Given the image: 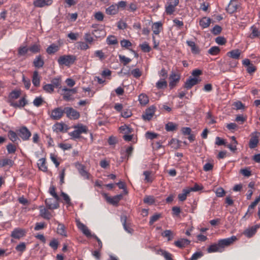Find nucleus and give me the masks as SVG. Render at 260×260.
Here are the masks:
<instances>
[{
    "label": "nucleus",
    "instance_id": "f257e3e1",
    "mask_svg": "<svg viewBox=\"0 0 260 260\" xmlns=\"http://www.w3.org/2000/svg\"><path fill=\"white\" fill-rule=\"evenodd\" d=\"M76 60V57L74 55H64L60 56L57 61L59 65L69 67L73 64Z\"/></svg>",
    "mask_w": 260,
    "mask_h": 260
},
{
    "label": "nucleus",
    "instance_id": "f03ea898",
    "mask_svg": "<svg viewBox=\"0 0 260 260\" xmlns=\"http://www.w3.org/2000/svg\"><path fill=\"white\" fill-rule=\"evenodd\" d=\"M237 239V237L235 236H232L229 238L219 240L218 242L222 251H223L225 247L232 244Z\"/></svg>",
    "mask_w": 260,
    "mask_h": 260
},
{
    "label": "nucleus",
    "instance_id": "7ed1b4c3",
    "mask_svg": "<svg viewBox=\"0 0 260 260\" xmlns=\"http://www.w3.org/2000/svg\"><path fill=\"white\" fill-rule=\"evenodd\" d=\"M17 133L18 135L23 141L28 140L31 136V132L25 126H23L20 127V128L17 131Z\"/></svg>",
    "mask_w": 260,
    "mask_h": 260
},
{
    "label": "nucleus",
    "instance_id": "20e7f679",
    "mask_svg": "<svg viewBox=\"0 0 260 260\" xmlns=\"http://www.w3.org/2000/svg\"><path fill=\"white\" fill-rule=\"evenodd\" d=\"M260 136V133L255 131L250 135V139L249 142V147L251 149L255 148L257 147L259 142L258 138Z\"/></svg>",
    "mask_w": 260,
    "mask_h": 260
},
{
    "label": "nucleus",
    "instance_id": "39448f33",
    "mask_svg": "<svg viewBox=\"0 0 260 260\" xmlns=\"http://www.w3.org/2000/svg\"><path fill=\"white\" fill-rule=\"evenodd\" d=\"M64 113H65V108L62 109L61 107H57L52 111L50 117L53 120H57L63 116Z\"/></svg>",
    "mask_w": 260,
    "mask_h": 260
},
{
    "label": "nucleus",
    "instance_id": "423d86ee",
    "mask_svg": "<svg viewBox=\"0 0 260 260\" xmlns=\"http://www.w3.org/2000/svg\"><path fill=\"white\" fill-rule=\"evenodd\" d=\"M65 113L68 118L76 120L79 118L80 113L72 107H65Z\"/></svg>",
    "mask_w": 260,
    "mask_h": 260
},
{
    "label": "nucleus",
    "instance_id": "0eeeda50",
    "mask_svg": "<svg viewBox=\"0 0 260 260\" xmlns=\"http://www.w3.org/2000/svg\"><path fill=\"white\" fill-rule=\"evenodd\" d=\"M180 79V76L179 74L174 72H172L169 77V86L170 89H173L179 82Z\"/></svg>",
    "mask_w": 260,
    "mask_h": 260
},
{
    "label": "nucleus",
    "instance_id": "6e6552de",
    "mask_svg": "<svg viewBox=\"0 0 260 260\" xmlns=\"http://www.w3.org/2000/svg\"><path fill=\"white\" fill-rule=\"evenodd\" d=\"M105 198L106 201L110 204L113 205H117L119 202L122 199L123 196L120 194H118L115 196L113 197H109L107 194H104Z\"/></svg>",
    "mask_w": 260,
    "mask_h": 260
},
{
    "label": "nucleus",
    "instance_id": "1a4fd4ad",
    "mask_svg": "<svg viewBox=\"0 0 260 260\" xmlns=\"http://www.w3.org/2000/svg\"><path fill=\"white\" fill-rule=\"evenodd\" d=\"M120 220L122 222L124 229L128 233L132 234L134 230L131 228V224L127 222V217L125 215L121 216Z\"/></svg>",
    "mask_w": 260,
    "mask_h": 260
},
{
    "label": "nucleus",
    "instance_id": "9d476101",
    "mask_svg": "<svg viewBox=\"0 0 260 260\" xmlns=\"http://www.w3.org/2000/svg\"><path fill=\"white\" fill-rule=\"evenodd\" d=\"M239 7V3L236 0H231L226 8V10L229 13H233L237 11Z\"/></svg>",
    "mask_w": 260,
    "mask_h": 260
},
{
    "label": "nucleus",
    "instance_id": "9b49d317",
    "mask_svg": "<svg viewBox=\"0 0 260 260\" xmlns=\"http://www.w3.org/2000/svg\"><path fill=\"white\" fill-rule=\"evenodd\" d=\"M9 103L10 106L15 108H21L27 104V101L25 97H23L18 102L10 101H9Z\"/></svg>",
    "mask_w": 260,
    "mask_h": 260
},
{
    "label": "nucleus",
    "instance_id": "f8f14e48",
    "mask_svg": "<svg viewBox=\"0 0 260 260\" xmlns=\"http://www.w3.org/2000/svg\"><path fill=\"white\" fill-rule=\"evenodd\" d=\"M77 225L78 228L87 237H91L92 235L91 234L90 230L83 223L80 221H77Z\"/></svg>",
    "mask_w": 260,
    "mask_h": 260
},
{
    "label": "nucleus",
    "instance_id": "ddd939ff",
    "mask_svg": "<svg viewBox=\"0 0 260 260\" xmlns=\"http://www.w3.org/2000/svg\"><path fill=\"white\" fill-rule=\"evenodd\" d=\"M25 235V231L24 230L21 229H15L11 233V237L13 238L19 239L24 236Z\"/></svg>",
    "mask_w": 260,
    "mask_h": 260
},
{
    "label": "nucleus",
    "instance_id": "4468645a",
    "mask_svg": "<svg viewBox=\"0 0 260 260\" xmlns=\"http://www.w3.org/2000/svg\"><path fill=\"white\" fill-rule=\"evenodd\" d=\"M52 3V0H36L33 4L36 7L42 8L45 6H49Z\"/></svg>",
    "mask_w": 260,
    "mask_h": 260
},
{
    "label": "nucleus",
    "instance_id": "2eb2a0df",
    "mask_svg": "<svg viewBox=\"0 0 260 260\" xmlns=\"http://www.w3.org/2000/svg\"><path fill=\"white\" fill-rule=\"evenodd\" d=\"M154 114V110L153 108H148L142 115V118L144 120H150Z\"/></svg>",
    "mask_w": 260,
    "mask_h": 260
},
{
    "label": "nucleus",
    "instance_id": "dca6fc26",
    "mask_svg": "<svg viewBox=\"0 0 260 260\" xmlns=\"http://www.w3.org/2000/svg\"><path fill=\"white\" fill-rule=\"evenodd\" d=\"M198 80L197 78L193 77L191 78L190 77L189 79H188L184 84V87L187 89H190L193 86L196 85L198 83Z\"/></svg>",
    "mask_w": 260,
    "mask_h": 260
},
{
    "label": "nucleus",
    "instance_id": "f3484780",
    "mask_svg": "<svg viewBox=\"0 0 260 260\" xmlns=\"http://www.w3.org/2000/svg\"><path fill=\"white\" fill-rule=\"evenodd\" d=\"M207 251L208 253H213V252H222V250L219 246L218 242L217 243H214L213 244H211L210 245L207 249Z\"/></svg>",
    "mask_w": 260,
    "mask_h": 260
},
{
    "label": "nucleus",
    "instance_id": "a211bd4d",
    "mask_svg": "<svg viewBox=\"0 0 260 260\" xmlns=\"http://www.w3.org/2000/svg\"><path fill=\"white\" fill-rule=\"evenodd\" d=\"M190 241L187 239H181L174 242V245L177 247L183 248L189 245Z\"/></svg>",
    "mask_w": 260,
    "mask_h": 260
},
{
    "label": "nucleus",
    "instance_id": "6ab92c4d",
    "mask_svg": "<svg viewBox=\"0 0 260 260\" xmlns=\"http://www.w3.org/2000/svg\"><path fill=\"white\" fill-rule=\"evenodd\" d=\"M251 34L250 35L251 39L260 37V28L256 25H253L250 28Z\"/></svg>",
    "mask_w": 260,
    "mask_h": 260
},
{
    "label": "nucleus",
    "instance_id": "aec40b11",
    "mask_svg": "<svg viewBox=\"0 0 260 260\" xmlns=\"http://www.w3.org/2000/svg\"><path fill=\"white\" fill-rule=\"evenodd\" d=\"M118 7L116 4L109 6L106 10V13L110 15H115L118 13Z\"/></svg>",
    "mask_w": 260,
    "mask_h": 260
},
{
    "label": "nucleus",
    "instance_id": "412c9836",
    "mask_svg": "<svg viewBox=\"0 0 260 260\" xmlns=\"http://www.w3.org/2000/svg\"><path fill=\"white\" fill-rule=\"evenodd\" d=\"M256 231V228L253 226L245 230L243 234L246 237L251 238L255 235Z\"/></svg>",
    "mask_w": 260,
    "mask_h": 260
},
{
    "label": "nucleus",
    "instance_id": "4be33fe9",
    "mask_svg": "<svg viewBox=\"0 0 260 260\" xmlns=\"http://www.w3.org/2000/svg\"><path fill=\"white\" fill-rule=\"evenodd\" d=\"M58 201H55L54 203H52V199H48L45 200V204L47 207L49 209H55L59 207V204L57 203Z\"/></svg>",
    "mask_w": 260,
    "mask_h": 260
},
{
    "label": "nucleus",
    "instance_id": "5701e85b",
    "mask_svg": "<svg viewBox=\"0 0 260 260\" xmlns=\"http://www.w3.org/2000/svg\"><path fill=\"white\" fill-rule=\"evenodd\" d=\"M44 64V61L41 55H38L36 57L33 61L34 67L37 68L43 67Z\"/></svg>",
    "mask_w": 260,
    "mask_h": 260
},
{
    "label": "nucleus",
    "instance_id": "b1692460",
    "mask_svg": "<svg viewBox=\"0 0 260 260\" xmlns=\"http://www.w3.org/2000/svg\"><path fill=\"white\" fill-rule=\"evenodd\" d=\"M76 167H77V168L80 174L82 176L88 179V174L87 172L85 170L84 166L82 165V164H78L76 165Z\"/></svg>",
    "mask_w": 260,
    "mask_h": 260
},
{
    "label": "nucleus",
    "instance_id": "393cba45",
    "mask_svg": "<svg viewBox=\"0 0 260 260\" xmlns=\"http://www.w3.org/2000/svg\"><path fill=\"white\" fill-rule=\"evenodd\" d=\"M226 54L232 58L238 59L240 57L241 52L239 49H235L228 52Z\"/></svg>",
    "mask_w": 260,
    "mask_h": 260
},
{
    "label": "nucleus",
    "instance_id": "a878e982",
    "mask_svg": "<svg viewBox=\"0 0 260 260\" xmlns=\"http://www.w3.org/2000/svg\"><path fill=\"white\" fill-rule=\"evenodd\" d=\"M32 82L36 87H38L40 83V77L38 71H35L32 75Z\"/></svg>",
    "mask_w": 260,
    "mask_h": 260
},
{
    "label": "nucleus",
    "instance_id": "bb28decb",
    "mask_svg": "<svg viewBox=\"0 0 260 260\" xmlns=\"http://www.w3.org/2000/svg\"><path fill=\"white\" fill-rule=\"evenodd\" d=\"M21 94L20 90H13L12 91L9 95V102L11 101H13V100L17 99Z\"/></svg>",
    "mask_w": 260,
    "mask_h": 260
},
{
    "label": "nucleus",
    "instance_id": "cd10ccee",
    "mask_svg": "<svg viewBox=\"0 0 260 260\" xmlns=\"http://www.w3.org/2000/svg\"><path fill=\"white\" fill-rule=\"evenodd\" d=\"M211 19L209 18L203 17L200 20L199 24L202 28H207L210 24Z\"/></svg>",
    "mask_w": 260,
    "mask_h": 260
},
{
    "label": "nucleus",
    "instance_id": "c85d7f7f",
    "mask_svg": "<svg viewBox=\"0 0 260 260\" xmlns=\"http://www.w3.org/2000/svg\"><path fill=\"white\" fill-rule=\"evenodd\" d=\"M62 91L64 93L62 94L63 99L66 101H70L73 100V98H72V94L71 92L69 91V88H64L62 89Z\"/></svg>",
    "mask_w": 260,
    "mask_h": 260
},
{
    "label": "nucleus",
    "instance_id": "c756f323",
    "mask_svg": "<svg viewBox=\"0 0 260 260\" xmlns=\"http://www.w3.org/2000/svg\"><path fill=\"white\" fill-rule=\"evenodd\" d=\"M8 136L9 139L14 143H15L17 141L20 140L19 138L18 137V133L17 134L16 133L12 130H10L8 132Z\"/></svg>",
    "mask_w": 260,
    "mask_h": 260
},
{
    "label": "nucleus",
    "instance_id": "7c9ffc66",
    "mask_svg": "<svg viewBox=\"0 0 260 260\" xmlns=\"http://www.w3.org/2000/svg\"><path fill=\"white\" fill-rule=\"evenodd\" d=\"M232 142L230 144H228L226 147L232 152H235L237 150V141L234 136L232 137Z\"/></svg>",
    "mask_w": 260,
    "mask_h": 260
},
{
    "label": "nucleus",
    "instance_id": "2f4dec72",
    "mask_svg": "<svg viewBox=\"0 0 260 260\" xmlns=\"http://www.w3.org/2000/svg\"><path fill=\"white\" fill-rule=\"evenodd\" d=\"M172 5H168L166 4L165 7V12L167 15H171L174 14L176 10V7Z\"/></svg>",
    "mask_w": 260,
    "mask_h": 260
},
{
    "label": "nucleus",
    "instance_id": "473e14b6",
    "mask_svg": "<svg viewBox=\"0 0 260 260\" xmlns=\"http://www.w3.org/2000/svg\"><path fill=\"white\" fill-rule=\"evenodd\" d=\"M59 50V46L55 44L50 45L46 49V52L49 54H52L56 52Z\"/></svg>",
    "mask_w": 260,
    "mask_h": 260
},
{
    "label": "nucleus",
    "instance_id": "72a5a7b5",
    "mask_svg": "<svg viewBox=\"0 0 260 260\" xmlns=\"http://www.w3.org/2000/svg\"><path fill=\"white\" fill-rule=\"evenodd\" d=\"M92 34L96 38L104 37L106 35V32L104 29H95L92 31Z\"/></svg>",
    "mask_w": 260,
    "mask_h": 260
},
{
    "label": "nucleus",
    "instance_id": "f704fd0d",
    "mask_svg": "<svg viewBox=\"0 0 260 260\" xmlns=\"http://www.w3.org/2000/svg\"><path fill=\"white\" fill-rule=\"evenodd\" d=\"M186 43L191 48V50L192 53L195 54H198L199 53V49L196 46L194 42L187 41Z\"/></svg>",
    "mask_w": 260,
    "mask_h": 260
},
{
    "label": "nucleus",
    "instance_id": "c9c22d12",
    "mask_svg": "<svg viewBox=\"0 0 260 260\" xmlns=\"http://www.w3.org/2000/svg\"><path fill=\"white\" fill-rule=\"evenodd\" d=\"M40 215L46 219H50L51 218V213L45 208L40 209Z\"/></svg>",
    "mask_w": 260,
    "mask_h": 260
},
{
    "label": "nucleus",
    "instance_id": "e433bc0d",
    "mask_svg": "<svg viewBox=\"0 0 260 260\" xmlns=\"http://www.w3.org/2000/svg\"><path fill=\"white\" fill-rule=\"evenodd\" d=\"M175 235V233L171 230H165L164 231V236L167 238L168 241L172 240Z\"/></svg>",
    "mask_w": 260,
    "mask_h": 260
},
{
    "label": "nucleus",
    "instance_id": "4c0bfd02",
    "mask_svg": "<svg viewBox=\"0 0 260 260\" xmlns=\"http://www.w3.org/2000/svg\"><path fill=\"white\" fill-rule=\"evenodd\" d=\"M57 234L64 236L67 237V235L66 234V232L65 230V226L63 224L58 223V226L57 228Z\"/></svg>",
    "mask_w": 260,
    "mask_h": 260
},
{
    "label": "nucleus",
    "instance_id": "58836bf2",
    "mask_svg": "<svg viewBox=\"0 0 260 260\" xmlns=\"http://www.w3.org/2000/svg\"><path fill=\"white\" fill-rule=\"evenodd\" d=\"M45 164L46 159L44 158L40 159L39 160V162L38 163L39 169L44 172L47 171V167L46 166Z\"/></svg>",
    "mask_w": 260,
    "mask_h": 260
},
{
    "label": "nucleus",
    "instance_id": "ea45409f",
    "mask_svg": "<svg viewBox=\"0 0 260 260\" xmlns=\"http://www.w3.org/2000/svg\"><path fill=\"white\" fill-rule=\"evenodd\" d=\"M14 161L9 158H5L0 160V167H4L6 166H12Z\"/></svg>",
    "mask_w": 260,
    "mask_h": 260
},
{
    "label": "nucleus",
    "instance_id": "a19ab883",
    "mask_svg": "<svg viewBox=\"0 0 260 260\" xmlns=\"http://www.w3.org/2000/svg\"><path fill=\"white\" fill-rule=\"evenodd\" d=\"M177 125L172 122H169L165 125V128L168 132H173L176 129Z\"/></svg>",
    "mask_w": 260,
    "mask_h": 260
},
{
    "label": "nucleus",
    "instance_id": "79ce46f5",
    "mask_svg": "<svg viewBox=\"0 0 260 260\" xmlns=\"http://www.w3.org/2000/svg\"><path fill=\"white\" fill-rule=\"evenodd\" d=\"M190 193V190L187 189H184L182 193L178 194V199L180 201H184L186 200L187 196Z\"/></svg>",
    "mask_w": 260,
    "mask_h": 260
},
{
    "label": "nucleus",
    "instance_id": "37998d69",
    "mask_svg": "<svg viewBox=\"0 0 260 260\" xmlns=\"http://www.w3.org/2000/svg\"><path fill=\"white\" fill-rule=\"evenodd\" d=\"M181 141L175 139H172L169 144L171 147L174 149H177L180 146Z\"/></svg>",
    "mask_w": 260,
    "mask_h": 260
},
{
    "label": "nucleus",
    "instance_id": "c03bdc74",
    "mask_svg": "<svg viewBox=\"0 0 260 260\" xmlns=\"http://www.w3.org/2000/svg\"><path fill=\"white\" fill-rule=\"evenodd\" d=\"M75 129H77L80 135L82 133H87V128L85 125L82 124H78L75 127Z\"/></svg>",
    "mask_w": 260,
    "mask_h": 260
},
{
    "label": "nucleus",
    "instance_id": "a18cd8bd",
    "mask_svg": "<svg viewBox=\"0 0 260 260\" xmlns=\"http://www.w3.org/2000/svg\"><path fill=\"white\" fill-rule=\"evenodd\" d=\"M107 43L109 45H115L118 43V41L115 36H109L107 38Z\"/></svg>",
    "mask_w": 260,
    "mask_h": 260
},
{
    "label": "nucleus",
    "instance_id": "49530a36",
    "mask_svg": "<svg viewBox=\"0 0 260 260\" xmlns=\"http://www.w3.org/2000/svg\"><path fill=\"white\" fill-rule=\"evenodd\" d=\"M220 52V49L217 46H213L211 47L209 50L208 53L212 55H216Z\"/></svg>",
    "mask_w": 260,
    "mask_h": 260
},
{
    "label": "nucleus",
    "instance_id": "de8ad7c7",
    "mask_svg": "<svg viewBox=\"0 0 260 260\" xmlns=\"http://www.w3.org/2000/svg\"><path fill=\"white\" fill-rule=\"evenodd\" d=\"M41 47L39 45L34 44L28 48V50L33 53H37L40 52Z\"/></svg>",
    "mask_w": 260,
    "mask_h": 260
},
{
    "label": "nucleus",
    "instance_id": "09e8293b",
    "mask_svg": "<svg viewBox=\"0 0 260 260\" xmlns=\"http://www.w3.org/2000/svg\"><path fill=\"white\" fill-rule=\"evenodd\" d=\"M161 25L162 24L161 22H156L153 24L152 29L154 34L157 35L159 34V28L160 26H161Z\"/></svg>",
    "mask_w": 260,
    "mask_h": 260
},
{
    "label": "nucleus",
    "instance_id": "8fccbe9b",
    "mask_svg": "<svg viewBox=\"0 0 260 260\" xmlns=\"http://www.w3.org/2000/svg\"><path fill=\"white\" fill-rule=\"evenodd\" d=\"M49 193L54 198L56 201H59V197L55 192V187L52 185L49 188Z\"/></svg>",
    "mask_w": 260,
    "mask_h": 260
},
{
    "label": "nucleus",
    "instance_id": "3c124183",
    "mask_svg": "<svg viewBox=\"0 0 260 260\" xmlns=\"http://www.w3.org/2000/svg\"><path fill=\"white\" fill-rule=\"evenodd\" d=\"M44 102L43 99L41 96L36 97L33 101L34 105L36 107L40 106Z\"/></svg>",
    "mask_w": 260,
    "mask_h": 260
},
{
    "label": "nucleus",
    "instance_id": "603ef678",
    "mask_svg": "<svg viewBox=\"0 0 260 260\" xmlns=\"http://www.w3.org/2000/svg\"><path fill=\"white\" fill-rule=\"evenodd\" d=\"M139 100L140 103L143 105H146L149 101L148 97L143 94H141L139 96Z\"/></svg>",
    "mask_w": 260,
    "mask_h": 260
},
{
    "label": "nucleus",
    "instance_id": "864d4df0",
    "mask_svg": "<svg viewBox=\"0 0 260 260\" xmlns=\"http://www.w3.org/2000/svg\"><path fill=\"white\" fill-rule=\"evenodd\" d=\"M140 47L144 52H149L151 50L150 47L146 42H144L142 44H140Z\"/></svg>",
    "mask_w": 260,
    "mask_h": 260
},
{
    "label": "nucleus",
    "instance_id": "5fc2aeb1",
    "mask_svg": "<svg viewBox=\"0 0 260 260\" xmlns=\"http://www.w3.org/2000/svg\"><path fill=\"white\" fill-rule=\"evenodd\" d=\"M119 58L120 61L123 63L124 66H126L131 61V59L130 58L126 57L124 55H119Z\"/></svg>",
    "mask_w": 260,
    "mask_h": 260
},
{
    "label": "nucleus",
    "instance_id": "6e6d98bb",
    "mask_svg": "<svg viewBox=\"0 0 260 260\" xmlns=\"http://www.w3.org/2000/svg\"><path fill=\"white\" fill-rule=\"evenodd\" d=\"M215 194L216 197L220 198L225 195V192L222 187H218L215 191Z\"/></svg>",
    "mask_w": 260,
    "mask_h": 260
},
{
    "label": "nucleus",
    "instance_id": "4d7b16f0",
    "mask_svg": "<svg viewBox=\"0 0 260 260\" xmlns=\"http://www.w3.org/2000/svg\"><path fill=\"white\" fill-rule=\"evenodd\" d=\"M58 245L59 242L56 239L52 240L49 243V246L54 250H56L57 249Z\"/></svg>",
    "mask_w": 260,
    "mask_h": 260
},
{
    "label": "nucleus",
    "instance_id": "13d9d810",
    "mask_svg": "<svg viewBox=\"0 0 260 260\" xmlns=\"http://www.w3.org/2000/svg\"><path fill=\"white\" fill-rule=\"evenodd\" d=\"M146 137L147 139H150V140H153L155 138H156L158 135L156 133L151 132H147L146 133Z\"/></svg>",
    "mask_w": 260,
    "mask_h": 260
},
{
    "label": "nucleus",
    "instance_id": "bf43d9fd",
    "mask_svg": "<svg viewBox=\"0 0 260 260\" xmlns=\"http://www.w3.org/2000/svg\"><path fill=\"white\" fill-rule=\"evenodd\" d=\"M43 89L47 92L51 93L54 91L53 85L51 84H47L43 87Z\"/></svg>",
    "mask_w": 260,
    "mask_h": 260
},
{
    "label": "nucleus",
    "instance_id": "052dcab7",
    "mask_svg": "<svg viewBox=\"0 0 260 260\" xmlns=\"http://www.w3.org/2000/svg\"><path fill=\"white\" fill-rule=\"evenodd\" d=\"M28 48L26 47H20L18 49V53L20 56L25 55L28 51Z\"/></svg>",
    "mask_w": 260,
    "mask_h": 260
},
{
    "label": "nucleus",
    "instance_id": "680f3d73",
    "mask_svg": "<svg viewBox=\"0 0 260 260\" xmlns=\"http://www.w3.org/2000/svg\"><path fill=\"white\" fill-rule=\"evenodd\" d=\"M131 74L136 78H139L142 75V72L138 68L134 69L131 71Z\"/></svg>",
    "mask_w": 260,
    "mask_h": 260
},
{
    "label": "nucleus",
    "instance_id": "e2e57ef3",
    "mask_svg": "<svg viewBox=\"0 0 260 260\" xmlns=\"http://www.w3.org/2000/svg\"><path fill=\"white\" fill-rule=\"evenodd\" d=\"M162 142L161 141H153L152 143V145L153 149L154 150H157L159 148H160L162 146Z\"/></svg>",
    "mask_w": 260,
    "mask_h": 260
},
{
    "label": "nucleus",
    "instance_id": "0e129e2a",
    "mask_svg": "<svg viewBox=\"0 0 260 260\" xmlns=\"http://www.w3.org/2000/svg\"><path fill=\"white\" fill-rule=\"evenodd\" d=\"M203 255V254L202 252L201 251H198L195 253H194L191 258L190 260H197L199 258H201Z\"/></svg>",
    "mask_w": 260,
    "mask_h": 260
},
{
    "label": "nucleus",
    "instance_id": "69168bd1",
    "mask_svg": "<svg viewBox=\"0 0 260 260\" xmlns=\"http://www.w3.org/2000/svg\"><path fill=\"white\" fill-rule=\"evenodd\" d=\"M134 148L132 146L128 147L125 150V154L124 158L127 159H128L129 157L132 155L133 151Z\"/></svg>",
    "mask_w": 260,
    "mask_h": 260
},
{
    "label": "nucleus",
    "instance_id": "338daca9",
    "mask_svg": "<svg viewBox=\"0 0 260 260\" xmlns=\"http://www.w3.org/2000/svg\"><path fill=\"white\" fill-rule=\"evenodd\" d=\"M94 16V18L96 20L99 21H102L103 20L104 15L103 13L99 11L98 12L95 13Z\"/></svg>",
    "mask_w": 260,
    "mask_h": 260
},
{
    "label": "nucleus",
    "instance_id": "774afa93",
    "mask_svg": "<svg viewBox=\"0 0 260 260\" xmlns=\"http://www.w3.org/2000/svg\"><path fill=\"white\" fill-rule=\"evenodd\" d=\"M143 201L145 203L151 205L154 202V200L153 197L152 196H146L144 198Z\"/></svg>",
    "mask_w": 260,
    "mask_h": 260
}]
</instances>
